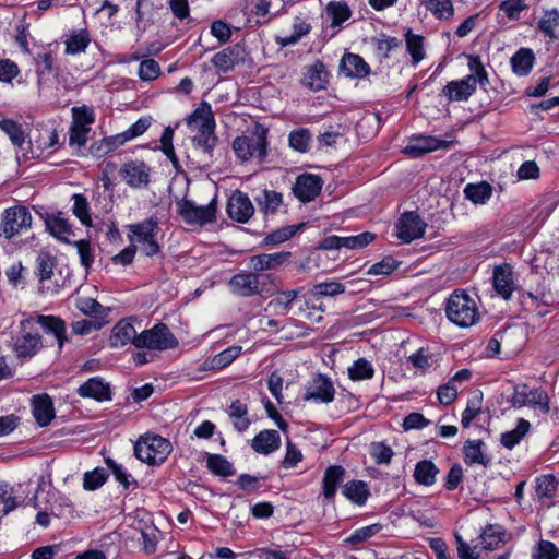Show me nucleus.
Instances as JSON below:
<instances>
[{
	"label": "nucleus",
	"mask_w": 559,
	"mask_h": 559,
	"mask_svg": "<svg viewBox=\"0 0 559 559\" xmlns=\"http://www.w3.org/2000/svg\"><path fill=\"white\" fill-rule=\"evenodd\" d=\"M254 201L259 207V210L264 215H272L277 212V210L283 204V194L275 190L264 189L260 191L258 195L254 197Z\"/></svg>",
	"instance_id": "28"
},
{
	"label": "nucleus",
	"mask_w": 559,
	"mask_h": 559,
	"mask_svg": "<svg viewBox=\"0 0 559 559\" xmlns=\"http://www.w3.org/2000/svg\"><path fill=\"white\" fill-rule=\"evenodd\" d=\"M302 83L312 91L323 90L328 83V72L322 63H314L306 68Z\"/></svg>",
	"instance_id": "29"
},
{
	"label": "nucleus",
	"mask_w": 559,
	"mask_h": 559,
	"mask_svg": "<svg viewBox=\"0 0 559 559\" xmlns=\"http://www.w3.org/2000/svg\"><path fill=\"white\" fill-rule=\"evenodd\" d=\"M239 59V48L227 47L213 56L212 63L218 71L226 73L238 63Z\"/></svg>",
	"instance_id": "32"
},
{
	"label": "nucleus",
	"mask_w": 559,
	"mask_h": 559,
	"mask_svg": "<svg viewBox=\"0 0 559 559\" xmlns=\"http://www.w3.org/2000/svg\"><path fill=\"white\" fill-rule=\"evenodd\" d=\"M37 324L56 336L59 347L67 341L66 324L60 318L43 314L28 317L20 322V332L13 338V350L17 358H32L41 348V335L36 328Z\"/></svg>",
	"instance_id": "1"
},
{
	"label": "nucleus",
	"mask_w": 559,
	"mask_h": 559,
	"mask_svg": "<svg viewBox=\"0 0 559 559\" xmlns=\"http://www.w3.org/2000/svg\"><path fill=\"white\" fill-rule=\"evenodd\" d=\"M322 181L319 176L304 174L297 177L293 192L301 202L313 200L321 191Z\"/></svg>",
	"instance_id": "18"
},
{
	"label": "nucleus",
	"mask_w": 559,
	"mask_h": 559,
	"mask_svg": "<svg viewBox=\"0 0 559 559\" xmlns=\"http://www.w3.org/2000/svg\"><path fill=\"white\" fill-rule=\"evenodd\" d=\"M374 240V234L365 231L355 236L343 237V246L346 249L358 250L367 247Z\"/></svg>",
	"instance_id": "57"
},
{
	"label": "nucleus",
	"mask_w": 559,
	"mask_h": 559,
	"mask_svg": "<svg viewBox=\"0 0 559 559\" xmlns=\"http://www.w3.org/2000/svg\"><path fill=\"white\" fill-rule=\"evenodd\" d=\"M399 262L391 257H385L382 261L372 264L366 272L368 275H390L397 269Z\"/></svg>",
	"instance_id": "59"
},
{
	"label": "nucleus",
	"mask_w": 559,
	"mask_h": 559,
	"mask_svg": "<svg viewBox=\"0 0 559 559\" xmlns=\"http://www.w3.org/2000/svg\"><path fill=\"white\" fill-rule=\"evenodd\" d=\"M437 397L440 404L450 405L457 397V388L453 381L449 380L447 383L441 384L437 390Z\"/></svg>",
	"instance_id": "61"
},
{
	"label": "nucleus",
	"mask_w": 559,
	"mask_h": 559,
	"mask_svg": "<svg viewBox=\"0 0 559 559\" xmlns=\"http://www.w3.org/2000/svg\"><path fill=\"white\" fill-rule=\"evenodd\" d=\"M485 443L483 440H467L463 445L464 462L467 465L479 464L487 467L490 459L484 453Z\"/></svg>",
	"instance_id": "26"
},
{
	"label": "nucleus",
	"mask_w": 559,
	"mask_h": 559,
	"mask_svg": "<svg viewBox=\"0 0 559 559\" xmlns=\"http://www.w3.org/2000/svg\"><path fill=\"white\" fill-rule=\"evenodd\" d=\"M171 443L158 435H145L134 444L135 456L150 465L164 463L171 453Z\"/></svg>",
	"instance_id": "4"
},
{
	"label": "nucleus",
	"mask_w": 559,
	"mask_h": 559,
	"mask_svg": "<svg viewBox=\"0 0 559 559\" xmlns=\"http://www.w3.org/2000/svg\"><path fill=\"white\" fill-rule=\"evenodd\" d=\"M241 346H230L200 366V371L222 369L230 365L241 353Z\"/></svg>",
	"instance_id": "30"
},
{
	"label": "nucleus",
	"mask_w": 559,
	"mask_h": 559,
	"mask_svg": "<svg viewBox=\"0 0 559 559\" xmlns=\"http://www.w3.org/2000/svg\"><path fill=\"white\" fill-rule=\"evenodd\" d=\"M483 397V392L479 389H475L471 393L466 408L462 413L461 424L464 428H468L471 423L481 414Z\"/></svg>",
	"instance_id": "33"
},
{
	"label": "nucleus",
	"mask_w": 559,
	"mask_h": 559,
	"mask_svg": "<svg viewBox=\"0 0 559 559\" xmlns=\"http://www.w3.org/2000/svg\"><path fill=\"white\" fill-rule=\"evenodd\" d=\"M56 260L48 253H40L36 259V272L39 280H50L55 275Z\"/></svg>",
	"instance_id": "52"
},
{
	"label": "nucleus",
	"mask_w": 559,
	"mask_h": 559,
	"mask_svg": "<svg viewBox=\"0 0 559 559\" xmlns=\"http://www.w3.org/2000/svg\"><path fill=\"white\" fill-rule=\"evenodd\" d=\"M466 199L475 204H485L492 194V188L488 182L468 183L464 188Z\"/></svg>",
	"instance_id": "38"
},
{
	"label": "nucleus",
	"mask_w": 559,
	"mask_h": 559,
	"mask_svg": "<svg viewBox=\"0 0 559 559\" xmlns=\"http://www.w3.org/2000/svg\"><path fill=\"white\" fill-rule=\"evenodd\" d=\"M468 69L472 72L462 80L451 81L443 87V95L449 100L463 102L467 100L476 91L477 84H488L487 72L478 57H468Z\"/></svg>",
	"instance_id": "2"
},
{
	"label": "nucleus",
	"mask_w": 559,
	"mask_h": 559,
	"mask_svg": "<svg viewBox=\"0 0 559 559\" xmlns=\"http://www.w3.org/2000/svg\"><path fill=\"white\" fill-rule=\"evenodd\" d=\"M179 213L188 224L204 225L215 219L216 204L212 200L209 204L199 206L193 201L183 200L179 204Z\"/></svg>",
	"instance_id": "12"
},
{
	"label": "nucleus",
	"mask_w": 559,
	"mask_h": 559,
	"mask_svg": "<svg viewBox=\"0 0 559 559\" xmlns=\"http://www.w3.org/2000/svg\"><path fill=\"white\" fill-rule=\"evenodd\" d=\"M73 213L85 226L92 225V218L90 215V207L86 198L82 194L73 195Z\"/></svg>",
	"instance_id": "56"
},
{
	"label": "nucleus",
	"mask_w": 559,
	"mask_h": 559,
	"mask_svg": "<svg viewBox=\"0 0 559 559\" xmlns=\"http://www.w3.org/2000/svg\"><path fill=\"white\" fill-rule=\"evenodd\" d=\"M558 481L552 475H543L536 481V495L538 498H551L557 489Z\"/></svg>",
	"instance_id": "55"
},
{
	"label": "nucleus",
	"mask_w": 559,
	"mask_h": 559,
	"mask_svg": "<svg viewBox=\"0 0 559 559\" xmlns=\"http://www.w3.org/2000/svg\"><path fill=\"white\" fill-rule=\"evenodd\" d=\"M405 40L413 63H419L425 58L424 38L420 35L413 34L412 31H407Z\"/></svg>",
	"instance_id": "44"
},
{
	"label": "nucleus",
	"mask_w": 559,
	"mask_h": 559,
	"mask_svg": "<svg viewBox=\"0 0 559 559\" xmlns=\"http://www.w3.org/2000/svg\"><path fill=\"white\" fill-rule=\"evenodd\" d=\"M445 313L448 319L461 328H468L479 320L476 301L465 292L455 290L448 299Z\"/></svg>",
	"instance_id": "3"
},
{
	"label": "nucleus",
	"mask_w": 559,
	"mask_h": 559,
	"mask_svg": "<svg viewBox=\"0 0 559 559\" xmlns=\"http://www.w3.org/2000/svg\"><path fill=\"white\" fill-rule=\"evenodd\" d=\"M439 468L428 460L419 461L414 469L415 480L424 486H431L436 481Z\"/></svg>",
	"instance_id": "37"
},
{
	"label": "nucleus",
	"mask_w": 559,
	"mask_h": 559,
	"mask_svg": "<svg viewBox=\"0 0 559 559\" xmlns=\"http://www.w3.org/2000/svg\"><path fill=\"white\" fill-rule=\"evenodd\" d=\"M452 141H444L433 136H416L413 138L408 144L403 148V153L412 156L419 157L424 154L437 151L447 150L452 146Z\"/></svg>",
	"instance_id": "16"
},
{
	"label": "nucleus",
	"mask_w": 559,
	"mask_h": 559,
	"mask_svg": "<svg viewBox=\"0 0 559 559\" xmlns=\"http://www.w3.org/2000/svg\"><path fill=\"white\" fill-rule=\"evenodd\" d=\"M20 73L17 64L10 59L0 60V82L11 83Z\"/></svg>",
	"instance_id": "64"
},
{
	"label": "nucleus",
	"mask_w": 559,
	"mask_h": 559,
	"mask_svg": "<svg viewBox=\"0 0 559 559\" xmlns=\"http://www.w3.org/2000/svg\"><path fill=\"white\" fill-rule=\"evenodd\" d=\"M510 402L514 407L519 408L532 406L540 409L545 414L550 412L548 394L542 388L530 390L526 384L515 385Z\"/></svg>",
	"instance_id": "11"
},
{
	"label": "nucleus",
	"mask_w": 559,
	"mask_h": 559,
	"mask_svg": "<svg viewBox=\"0 0 559 559\" xmlns=\"http://www.w3.org/2000/svg\"><path fill=\"white\" fill-rule=\"evenodd\" d=\"M538 28L548 37L558 38L559 11L557 9L546 10L538 21Z\"/></svg>",
	"instance_id": "39"
},
{
	"label": "nucleus",
	"mask_w": 559,
	"mask_h": 559,
	"mask_svg": "<svg viewBox=\"0 0 559 559\" xmlns=\"http://www.w3.org/2000/svg\"><path fill=\"white\" fill-rule=\"evenodd\" d=\"M281 445V436L274 429L259 432L251 441L252 449L261 454H270Z\"/></svg>",
	"instance_id": "23"
},
{
	"label": "nucleus",
	"mask_w": 559,
	"mask_h": 559,
	"mask_svg": "<svg viewBox=\"0 0 559 559\" xmlns=\"http://www.w3.org/2000/svg\"><path fill=\"white\" fill-rule=\"evenodd\" d=\"M374 374L372 365L365 358L356 360L352 367L348 368V376L354 381L368 380Z\"/></svg>",
	"instance_id": "48"
},
{
	"label": "nucleus",
	"mask_w": 559,
	"mask_h": 559,
	"mask_svg": "<svg viewBox=\"0 0 559 559\" xmlns=\"http://www.w3.org/2000/svg\"><path fill=\"white\" fill-rule=\"evenodd\" d=\"M33 415L40 427L48 426L55 417L52 400L47 395L33 397Z\"/></svg>",
	"instance_id": "24"
},
{
	"label": "nucleus",
	"mask_w": 559,
	"mask_h": 559,
	"mask_svg": "<svg viewBox=\"0 0 559 559\" xmlns=\"http://www.w3.org/2000/svg\"><path fill=\"white\" fill-rule=\"evenodd\" d=\"M32 146V156L37 158L57 151L59 146V136L57 131L52 129H45L40 131Z\"/></svg>",
	"instance_id": "21"
},
{
	"label": "nucleus",
	"mask_w": 559,
	"mask_h": 559,
	"mask_svg": "<svg viewBox=\"0 0 559 559\" xmlns=\"http://www.w3.org/2000/svg\"><path fill=\"white\" fill-rule=\"evenodd\" d=\"M139 336L133 324L127 319L120 320L111 330L109 344L111 347L118 348L132 344L135 346V340Z\"/></svg>",
	"instance_id": "20"
},
{
	"label": "nucleus",
	"mask_w": 559,
	"mask_h": 559,
	"mask_svg": "<svg viewBox=\"0 0 559 559\" xmlns=\"http://www.w3.org/2000/svg\"><path fill=\"white\" fill-rule=\"evenodd\" d=\"M227 212L231 219L246 223L253 215L254 207L247 194L237 191L228 200Z\"/></svg>",
	"instance_id": "17"
},
{
	"label": "nucleus",
	"mask_w": 559,
	"mask_h": 559,
	"mask_svg": "<svg viewBox=\"0 0 559 559\" xmlns=\"http://www.w3.org/2000/svg\"><path fill=\"white\" fill-rule=\"evenodd\" d=\"M138 75L142 81H153L160 75V67L156 60L145 59L139 66Z\"/></svg>",
	"instance_id": "58"
},
{
	"label": "nucleus",
	"mask_w": 559,
	"mask_h": 559,
	"mask_svg": "<svg viewBox=\"0 0 559 559\" xmlns=\"http://www.w3.org/2000/svg\"><path fill=\"white\" fill-rule=\"evenodd\" d=\"M32 214L27 207L17 205L4 211L1 233L7 239L26 233L32 226Z\"/></svg>",
	"instance_id": "10"
},
{
	"label": "nucleus",
	"mask_w": 559,
	"mask_h": 559,
	"mask_svg": "<svg viewBox=\"0 0 559 559\" xmlns=\"http://www.w3.org/2000/svg\"><path fill=\"white\" fill-rule=\"evenodd\" d=\"M70 146L83 147L87 142L91 126L95 122L94 109L87 105L71 108Z\"/></svg>",
	"instance_id": "7"
},
{
	"label": "nucleus",
	"mask_w": 559,
	"mask_h": 559,
	"mask_svg": "<svg viewBox=\"0 0 559 559\" xmlns=\"http://www.w3.org/2000/svg\"><path fill=\"white\" fill-rule=\"evenodd\" d=\"M188 127L197 132L193 141L205 151H210L215 142V120L209 104L204 103L195 109L188 119Z\"/></svg>",
	"instance_id": "5"
},
{
	"label": "nucleus",
	"mask_w": 559,
	"mask_h": 559,
	"mask_svg": "<svg viewBox=\"0 0 559 559\" xmlns=\"http://www.w3.org/2000/svg\"><path fill=\"white\" fill-rule=\"evenodd\" d=\"M207 468L215 475L228 477L235 474L231 463L221 454H210L206 460Z\"/></svg>",
	"instance_id": "41"
},
{
	"label": "nucleus",
	"mask_w": 559,
	"mask_h": 559,
	"mask_svg": "<svg viewBox=\"0 0 559 559\" xmlns=\"http://www.w3.org/2000/svg\"><path fill=\"white\" fill-rule=\"evenodd\" d=\"M342 492L348 500L358 506H364L370 495L367 484L362 480H350L346 483Z\"/></svg>",
	"instance_id": "35"
},
{
	"label": "nucleus",
	"mask_w": 559,
	"mask_h": 559,
	"mask_svg": "<svg viewBox=\"0 0 559 559\" xmlns=\"http://www.w3.org/2000/svg\"><path fill=\"white\" fill-rule=\"evenodd\" d=\"M136 348H148L155 350H165L176 348L178 341L164 323H158L150 330L139 334L135 340Z\"/></svg>",
	"instance_id": "9"
},
{
	"label": "nucleus",
	"mask_w": 559,
	"mask_h": 559,
	"mask_svg": "<svg viewBox=\"0 0 559 559\" xmlns=\"http://www.w3.org/2000/svg\"><path fill=\"white\" fill-rule=\"evenodd\" d=\"M76 393L83 399H94L97 402L111 400L110 384L100 377L90 378L78 388Z\"/></svg>",
	"instance_id": "19"
},
{
	"label": "nucleus",
	"mask_w": 559,
	"mask_h": 559,
	"mask_svg": "<svg viewBox=\"0 0 559 559\" xmlns=\"http://www.w3.org/2000/svg\"><path fill=\"white\" fill-rule=\"evenodd\" d=\"M535 56L531 49L521 48L511 58L512 70L516 75H527L534 64Z\"/></svg>",
	"instance_id": "34"
},
{
	"label": "nucleus",
	"mask_w": 559,
	"mask_h": 559,
	"mask_svg": "<svg viewBox=\"0 0 559 559\" xmlns=\"http://www.w3.org/2000/svg\"><path fill=\"white\" fill-rule=\"evenodd\" d=\"M342 71L350 78H364L369 73V66L358 55L348 53L342 58Z\"/></svg>",
	"instance_id": "31"
},
{
	"label": "nucleus",
	"mask_w": 559,
	"mask_h": 559,
	"mask_svg": "<svg viewBox=\"0 0 559 559\" xmlns=\"http://www.w3.org/2000/svg\"><path fill=\"white\" fill-rule=\"evenodd\" d=\"M229 290L239 297H249L260 294L261 282H228Z\"/></svg>",
	"instance_id": "53"
},
{
	"label": "nucleus",
	"mask_w": 559,
	"mask_h": 559,
	"mask_svg": "<svg viewBox=\"0 0 559 559\" xmlns=\"http://www.w3.org/2000/svg\"><path fill=\"white\" fill-rule=\"evenodd\" d=\"M0 129L10 138L14 145L23 148L24 135L21 127L11 119L0 120Z\"/></svg>",
	"instance_id": "54"
},
{
	"label": "nucleus",
	"mask_w": 559,
	"mask_h": 559,
	"mask_svg": "<svg viewBox=\"0 0 559 559\" xmlns=\"http://www.w3.org/2000/svg\"><path fill=\"white\" fill-rule=\"evenodd\" d=\"M108 473L103 467H96L91 472H86L83 477V488L87 491H94L100 488L107 480Z\"/></svg>",
	"instance_id": "49"
},
{
	"label": "nucleus",
	"mask_w": 559,
	"mask_h": 559,
	"mask_svg": "<svg viewBox=\"0 0 559 559\" xmlns=\"http://www.w3.org/2000/svg\"><path fill=\"white\" fill-rule=\"evenodd\" d=\"M121 146V143H118L117 134L109 138H104L99 141L94 142L90 147L88 152L92 156L96 158H100L117 147Z\"/></svg>",
	"instance_id": "51"
},
{
	"label": "nucleus",
	"mask_w": 559,
	"mask_h": 559,
	"mask_svg": "<svg viewBox=\"0 0 559 559\" xmlns=\"http://www.w3.org/2000/svg\"><path fill=\"white\" fill-rule=\"evenodd\" d=\"M559 549L549 540H539L535 552H533V559H558Z\"/></svg>",
	"instance_id": "60"
},
{
	"label": "nucleus",
	"mask_w": 559,
	"mask_h": 559,
	"mask_svg": "<svg viewBox=\"0 0 559 559\" xmlns=\"http://www.w3.org/2000/svg\"><path fill=\"white\" fill-rule=\"evenodd\" d=\"M151 126V118H140L133 124H131L126 131L118 133V143L123 145L124 143L142 135Z\"/></svg>",
	"instance_id": "45"
},
{
	"label": "nucleus",
	"mask_w": 559,
	"mask_h": 559,
	"mask_svg": "<svg viewBox=\"0 0 559 559\" xmlns=\"http://www.w3.org/2000/svg\"><path fill=\"white\" fill-rule=\"evenodd\" d=\"M46 228L56 239L62 242H71L73 237L72 227L69 222L60 215L48 216L45 221Z\"/></svg>",
	"instance_id": "27"
},
{
	"label": "nucleus",
	"mask_w": 559,
	"mask_h": 559,
	"mask_svg": "<svg viewBox=\"0 0 559 559\" xmlns=\"http://www.w3.org/2000/svg\"><path fill=\"white\" fill-rule=\"evenodd\" d=\"M233 148L242 162L252 157L263 159L266 155V130L258 127L252 136L236 138L233 142Z\"/></svg>",
	"instance_id": "8"
},
{
	"label": "nucleus",
	"mask_w": 559,
	"mask_h": 559,
	"mask_svg": "<svg viewBox=\"0 0 559 559\" xmlns=\"http://www.w3.org/2000/svg\"><path fill=\"white\" fill-rule=\"evenodd\" d=\"M119 176L129 187L143 188L150 182L151 169L143 162L132 160L122 165Z\"/></svg>",
	"instance_id": "15"
},
{
	"label": "nucleus",
	"mask_w": 559,
	"mask_h": 559,
	"mask_svg": "<svg viewBox=\"0 0 559 559\" xmlns=\"http://www.w3.org/2000/svg\"><path fill=\"white\" fill-rule=\"evenodd\" d=\"M504 535V531L502 526L498 524H489L487 525L481 535H480V544L483 545V549L485 550H493L496 549L500 543H502V536Z\"/></svg>",
	"instance_id": "40"
},
{
	"label": "nucleus",
	"mask_w": 559,
	"mask_h": 559,
	"mask_svg": "<svg viewBox=\"0 0 559 559\" xmlns=\"http://www.w3.org/2000/svg\"><path fill=\"white\" fill-rule=\"evenodd\" d=\"M130 235L129 240L132 246L138 245L140 250L147 257H153L158 253L159 246L156 240L157 236V219L151 217L138 224L129 226Z\"/></svg>",
	"instance_id": "6"
},
{
	"label": "nucleus",
	"mask_w": 559,
	"mask_h": 559,
	"mask_svg": "<svg viewBox=\"0 0 559 559\" xmlns=\"http://www.w3.org/2000/svg\"><path fill=\"white\" fill-rule=\"evenodd\" d=\"M426 8L439 20H450L454 14L451 0H428Z\"/></svg>",
	"instance_id": "46"
},
{
	"label": "nucleus",
	"mask_w": 559,
	"mask_h": 559,
	"mask_svg": "<svg viewBox=\"0 0 559 559\" xmlns=\"http://www.w3.org/2000/svg\"><path fill=\"white\" fill-rule=\"evenodd\" d=\"M76 307L84 314L98 317L103 312V306L94 298H78Z\"/></svg>",
	"instance_id": "63"
},
{
	"label": "nucleus",
	"mask_w": 559,
	"mask_h": 559,
	"mask_svg": "<svg viewBox=\"0 0 559 559\" xmlns=\"http://www.w3.org/2000/svg\"><path fill=\"white\" fill-rule=\"evenodd\" d=\"M91 38L84 29L72 33L66 40V53L78 55L84 52Z\"/></svg>",
	"instance_id": "43"
},
{
	"label": "nucleus",
	"mask_w": 559,
	"mask_h": 559,
	"mask_svg": "<svg viewBox=\"0 0 559 559\" xmlns=\"http://www.w3.org/2000/svg\"><path fill=\"white\" fill-rule=\"evenodd\" d=\"M293 32L290 34L282 33L276 36L275 41L281 47L295 45L302 37L309 34L311 25L304 17L296 16L292 24Z\"/></svg>",
	"instance_id": "25"
},
{
	"label": "nucleus",
	"mask_w": 559,
	"mask_h": 559,
	"mask_svg": "<svg viewBox=\"0 0 559 559\" xmlns=\"http://www.w3.org/2000/svg\"><path fill=\"white\" fill-rule=\"evenodd\" d=\"M229 417L233 419V425L239 432L246 431L251 421L248 417L247 404L240 400L231 402L228 411Z\"/></svg>",
	"instance_id": "36"
},
{
	"label": "nucleus",
	"mask_w": 559,
	"mask_h": 559,
	"mask_svg": "<svg viewBox=\"0 0 559 559\" xmlns=\"http://www.w3.org/2000/svg\"><path fill=\"white\" fill-rule=\"evenodd\" d=\"M345 469L341 465L329 466L322 479V493L329 501H333L337 487L344 480Z\"/></svg>",
	"instance_id": "22"
},
{
	"label": "nucleus",
	"mask_w": 559,
	"mask_h": 559,
	"mask_svg": "<svg viewBox=\"0 0 559 559\" xmlns=\"http://www.w3.org/2000/svg\"><path fill=\"white\" fill-rule=\"evenodd\" d=\"M326 14L331 19V26L337 27L350 17V10L344 3L330 2L326 5Z\"/></svg>",
	"instance_id": "50"
},
{
	"label": "nucleus",
	"mask_w": 559,
	"mask_h": 559,
	"mask_svg": "<svg viewBox=\"0 0 559 559\" xmlns=\"http://www.w3.org/2000/svg\"><path fill=\"white\" fill-rule=\"evenodd\" d=\"M335 389L332 381L324 374L314 376L306 385L305 401L330 403L334 400Z\"/></svg>",
	"instance_id": "13"
},
{
	"label": "nucleus",
	"mask_w": 559,
	"mask_h": 559,
	"mask_svg": "<svg viewBox=\"0 0 559 559\" xmlns=\"http://www.w3.org/2000/svg\"><path fill=\"white\" fill-rule=\"evenodd\" d=\"M427 224L415 212L404 213L396 224L397 237L411 242L424 236Z\"/></svg>",
	"instance_id": "14"
},
{
	"label": "nucleus",
	"mask_w": 559,
	"mask_h": 559,
	"mask_svg": "<svg viewBox=\"0 0 559 559\" xmlns=\"http://www.w3.org/2000/svg\"><path fill=\"white\" fill-rule=\"evenodd\" d=\"M310 134L306 129L293 131L289 134V145L298 152H306L309 147Z\"/></svg>",
	"instance_id": "62"
},
{
	"label": "nucleus",
	"mask_w": 559,
	"mask_h": 559,
	"mask_svg": "<svg viewBox=\"0 0 559 559\" xmlns=\"http://www.w3.org/2000/svg\"><path fill=\"white\" fill-rule=\"evenodd\" d=\"M530 423L523 418L519 419L516 427L501 435V444L507 449H512L520 443L530 429Z\"/></svg>",
	"instance_id": "42"
},
{
	"label": "nucleus",
	"mask_w": 559,
	"mask_h": 559,
	"mask_svg": "<svg viewBox=\"0 0 559 559\" xmlns=\"http://www.w3.org/2000/svg\"><path fill=\"white\" fill-rule=\"evenodd\" d=\"M301 227H302V225L299 224V225H288V226L278 228V229L270 233L269 235H266L263 241L265 245L283 243V242L289 240L290 238H293L295 236V234Z\"/></svg>",
	"instance_id": "47"
}]
</instances>
